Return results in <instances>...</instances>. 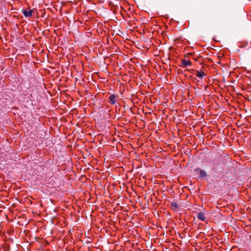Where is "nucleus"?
Masks as SVG:
<instances>
[{"mask_svg": "<svg viewBox=\"0 0 251 251\" xmlns=\"http://www.w3.org/2000/svg\"><path fill=\"white\" fill-rule=\"evenodd\" d=\"M197 218L198 219L202 221H205L206 220L204 213L202 212H200L198 213Z\"/></svg>", "mask_w": 251, "mask_h": 251, "instance_id": "7", "label": "nucleus"}, {"mask_svg": "<svg viewBox=\"0 0 251 251\" xmlns=\"http://www.w3.org/2000/svg\"><path fill=\"white\" fill-rule=\"evenodd\" d=\"M130 142V141H129V140L127 141V140H126V142Z\"/></svg>", "mask_w": 251, "mask_h": 251, "instance_id": "23", "label": "nucleus"}, {"mask_svg": "<svg viewBox=\"0 0 251 251\" xmlns=\"http://www.w3.org/2000/svg\"><path fill=\"white\" fill-rule=\"evenodd\" d=\"M134 153L133 152L130 151L129 154L131 155L132 154H134Z\"/></svg>", "mask_w": 251, "mask_h": 251, "instance_id": "19", "label": "nucleus"}, {"mask_svg": "<svg viewBox=\"0 0 251 251\" xmlns=\"http://www.w3.org/2000/svg\"><path fill=\"white\" fill-rule=\"evenodd\" d=\"M23 14L24 16L26 18H30L32 16V13H33V10L31 9L29 10L28 11L26 10H22Z\"/></svg>", "mask_w": 251, "mask_h": 251, "instance_id": "5", "label": "nucleus"}, {"mask_svg": "<svg viewBox=\"0 0 251 251\" xmlns=\"http://www.w3.org/2000/svg\"><path fill=\"white\" fill-rule=\"evenodd\" d=\"M130 163H131V162L129 161V163L130 164L128 165L129 166V168H130V170L128 171V172H130L132 170V169H133V165L132 164H131Z\"/></svg>", "mask_w": 251, "mask_h": 251, "instance_id": "14", "label": "nucleus"}, {"mask_svg": "<svg viewBox=\"0 0 251 251\" xmlns=\"http://www.w3.org/2000/svg\"><path fill=\"white\" fill-rule=\"evenodd\" d=\"M109 102L113 104L115 103L116 96L114 94L111 95L109 97Z\"/></svg>", "mask_w": 251, "mask_h": 251, "instance_id": "10", "label": "nucleus"}, {"mask_svg": "<svg viewBox=\"0 0 251 251\" xmlns=\"http://www.w3.org/2000/svg\"><path fill=\"white\" fill-rule=\"evenodd\" d=\"M196 76L200 78H202L206 74L201 70L196 71Z\"/></svg>", "mask_w": 251, "mask_h": 251, "instance_id": "6", "label": "nucleus"}, {"mask_svg": "<svg viewBox=\"0 0 251 251\" xmlns=\"http://www.w3.org/2000/svg\"><path fill=\"white\" fill-rule=\"evenodd\" d=\"M132 59L131 58H130V61H131V60H132Z\"/></svg>", "mask_w": 251, "mask_h": 251, "instance_id": "24", "label": "nucleus"}, {"mask_svg": "<svg viewBox=\"0 0 251 251\" xmlns=\"http://www.w3.org/2000/svg\"><path fill=\"white\" fill-rule=\"evenodd\" d=\"M121 97H123V92L121 93Z\"/></svg>", "mask_w": 251, "mask_h": 251, "instance_id": "22", "label": "nucleus"}, {"mask_svg": "<svg viewBox=\"0 0 251 251\" xmlns=\"http://www.w3.org/2000/svg\"><path fill=\"white\" fill-rule=\"evenodd\" d=\"M131 221H129V222H126V226H131Z\"/></svg>", "mask_w": 251, "mask_h": 251, "instance_id": "16", "label": "nucleus"}, {"mask_svg": "<svg viewBox=\"0 0 251 251\" xmlns=\"http://www.w3.org/2000/svg\"><path fill=\"white\" fill-rule=\"evenodd\" d=\"M134 15V11L133 10H131V7H129L128 8V11H126V22L128 25V26L126 25V29H128L127 32H131V28H134L137 27V21L135 20L136 17Z\"/></svg>", "mask_w": 251, "mask_h": 251, "instance_id": "1", "label": "nucleus"}, {"mask_svg": "<svg viewBox=\"0 0 251 251\" xmlns=\"http://www.w3.org/2000/svg\"><path fill=\"white\" fill-rule=\"evenodd\" d=\"M131 215H128V214L127 213H126V216L129 217H130Z\"/></svg>", "mask_w": 251, "mask_h": 251, "instance_id": "20", "label": "nucleus"}, {"mask_svg": "<svg viewBox=\"0 0 251 251\" xmlns=\"http://www.w3.org/2000/svg\"><path fill=\"white\" fill-rule=\"evenodd\" d=\"M123 108H124H124H125V106H124V105H123Z\"/></svg>", "mask_w": 251, "mask_h": 251, "instance_id": "25", "label": "nucleus"}, {"mask_svg": "<svg viewBox=\"0 0 251 251\" xmlns=\"http://www.w3.org/2000/svg\"><path fill=\"white\" fill-rule=\"evenodd\" d=\"M122 87H123V88H124V87H125V86H124V85L123 84H121V90L122 89ZM124 90H125V88H124ZM123 91H124V90H123ZM123 92H124V91H123Z\"/></svg>", "mask_w": 251, "mask_h": 251, "instance_id": "18", "label": "nucleus"}, {"mask_svg": "<svg viewBox=\"0 0 251 251\" xmlns=\"http://www.w3.org/2000/svg\"><path fill=\"white\" fill-rule=\"evenodd\" d=\"M130 202V204H128V205H129V209H127L126 208V212H127L129 210H131V211L132 212V211L134 210H135V208H134V205H135V203H134V202L133 201H129Z\"/></svg>", "mask_w": 251, "mask_h": 251, "instance_id": "8", "label": "nucleus"}, {"mask_svg": "<svg viewBox=\"0 0 251 251\" xmlns=\"http://www.w3.org/2000/svg\"><path fill=\"white\" fill-rule=\"evenodd\" d=\"M130 46H131V45L130 44L126 43V49H128Z\"/></svg>", "mask_w": 251, "mask_h": 251, "instance_id": "17", "label": "nucleus"}, {"mask_svg": "<svg viewBox=\"0 0 251 251\" xmlns=\"http://www.w3.org/2000/svg\"><path fill=\"white\" fill-rule=\"evenodd\" d=\"M127 5H128V6H129V4H128V2H127V1H126V6H127Z\"/></svg>", "mask_w": 251, "mask_h": 251, "instance_id": "21", "label": "nucleus"}, {"mask_svg": "<svg viewBox=\"0 0 251 251\" xmlns=\"http://www.w3.org/2000/svg\"><path fill=\"white\" fill-rule=\"evenodd\" d=\"M195 172L199 173L200 177L201 178H204L207 176V174L204 170H201L199 168H196L194 170Z\"/></svg>", "mask_w": 251, "mask_h": 251, "instance_id": "3", "label": "nucleus"}, {"mask_svg": "<svg viewBox=\"0 0 251 251\" xmlns=\"http://www.w3.org/2000/svg\"><path fill=\"white\" fill-rule=\"evenodd\" d=\"M126 68L128 67V68H130L131 69V70H132V69L134 68V66H132L128 62H126Z\"/></svg>", "mask_w": 251, "mask_h": 251, "instance_id": "12", "label": "nucleus"}, {"mask_svg": "<svg viewBox=\"0 0 251 251\" xmlns=\"http://www.w3.org/2000/svg\"><path fill=\"white\" fill-rule=\"evenodd\" d=\"M126 248H133L134 247V243L131 242L130 240H126Z\"/></svg>", "mask_w": 251, "mask_h": 251, "instance_id": "9", "label": "nucleus"}, {"mask_svg": "<svg viewBox=\"0 0 251 251\" xmlns=\"http://www.w3.org/2000/svg\"><path fill=\"white\" fill-rule=\"evenodd\" d=\"M126 103L129 105L128 106V109H126V114L130 117L129 119L126 118V122L128 121L129 123H134V119L135 117L134 116V111L136 110L135 107H132L133 104L132 100L131 99H126Z\"/></svg>", "mask_w": 251, "mask_h": 251, "instance_id": "2", "label": "nucleus"}, {"mask_svg": "<svg viewBox=\"0 0 251 251\" xmlns=\"http://www.w3.org/2000/svg\"><path fill=\"white\" fill-rule=\"evenodd\" d=\"M181 66L185 68L192 65V63L189 60L182 59L181 61Z\"/></svg>", "mask_w": 251, "mask_h": 251, "instance_id": "4", "label": "nucleus"}, {"mask_svg": "<svg viewBox=\"0 0 251 251\" xmlns=\"http://www.w3.org/2000/svg\"><path fill=\"white\" fill-rule=\"evenodd\" d=\"M126 149H129V148H131L132 147L131 144L130 143L126 144Z\"/></svg>", "mask_w": 251, "mask_h": 251, "instance_id": "15", "label": "nucleus"}, {"mask_svg": "<svg viewBox=\"0 0 251 251\" xmlns=\"http://www.w3.org/2000/svg\"><path fill=\"white\" fill-rule=\"evenodd\" d=\"M171 204L172 207H173V209L174 210H176L178 208V205L176 201H173L171 202Z\"/></svg>", "mask_w": 251, "mask_h": 251, "instance_id": "11", "label": "nucleus"}, {"mask_svg": "<svg viewBox=\"0 0 251 251\" xmlns=\"http://www.w3.org/2000/svg\"><path fill=\"white\" fill-rule=\"evenodd\" d=\"M128 74L129 75L126 74V76H127L129 75V77H131L132 76V75L134 74V73H133V72L132 70L129 71H128Z\"/></svg>", "mask_w": 251, "mask_h": 251, "instance_id": "13", "label": "nucleus"}]
</instances>
